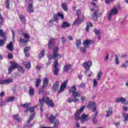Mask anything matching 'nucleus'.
Masks as SVG:
<instances>
[{"mask_svg":"<svg viewBox=\"0 0 128 128\" xmlns=\"http://www.w3.org/2000/svg\"><path fill=\"white\" fill-rule=\"evenodd\" d=\"M69 94H72V96H73L74 98H69L68 99V102L69 104H72V102H80V99L78 98L80 96V93L76 92V86H72L69 90H68Z\"/></svg>","mask_w":128,"mask_h":128,"instance_id":"1","label":"nucleus"},{"mask_svg":"<svg viewBox=\"0 0 128 128\" xmlns=\"http://www.w3.org/2000/svg\"><path fill=\"white\" fill-rule=\"evenodd\" d=\"M86 108V106H82L80 109L78 110L74 114V116L76 120L78 122V120H81V122H88V120H90V117L88 115L83 114L80 117V114L84 110V108Z\"/></svg>","mask_w":128,"mask_h":128,"instance_id":"2","label":"nucleus"},{"mask_svg":"<svg viewBox=\"0 0 128 128\" xmlns=\"http://www.w3.org/2000/svg\"><path fill=\"white\" fill-rule=\"evenodd\" d=\"M39 102L40 106V110L41 112H42L44 110L42 106H44V102L48 108H54V100L48 96H43L42 99L39 100Z\"/></svg>","mask_w":128,"mask_h":128,"instance_id":"3","label":"nucleus"},{"mask_svg":"<svg viewBox=\"0 0 128 128\" xmlns=\"http://www.w3.org/2000/svg\"><path fill=\"white\" fill-rule=\"evenodd\" d=\"M11 66L8 68V74H12V72L14 70H16V68H18V70L20 72H22V74L24 73V68L22 66H18V63L12 62H10Z\"/></svg>","mask_w":128,"mask_h":128,"instance_id":"4","label":"nucleus"},{"mask_svg":"<svg viewBox=\"0 0 128 128\" xmlns=\"http://www.w3.org/2000/svg\"><path fill=\"white\" fill-rule=\"evenodd\" d=\"M22 35L25 39L20 38L18 42L20 46H26V44L28 42L30 38V34L28 33H23Z\"/></svg>","mask_w":128,"mask_h":128,"instance_id":"5","label":"nucleus"},{"mask_svg":"<svg viewBox=\"0 0 128 128\" xmlns=\"http://www.w3.org/2000/svg\"><path fill=\"white\" fill-rule=\"evenodd\" d=\"M30 112L31 114L30 116V118L27 122L28 124H30L34 118V116H36V112H34V107H30L27 108L26 110H24V112Z\"/></svg>","mask_w":128,"mask_h":128,"instance_id":"6","label":"nucleus"},{"mask_svg":"<svg viewBox=\"0 0 128 128\" xmlns=\"http://www.w3.org/2000/svg\"><path fill=\"white\" fill-rule=\"evenodd\" d=\"M58 46L55 47L53 50V56L54 60H56V58H62V55L58 54Z\"/></svg>","mask_w":128,"mask_h":128,"instance_id":"7","label":"nucleus"},{"mask_svg":"<svg viewBox=\"0 0 128 128\" xmlns=\"http://www.w3.org/2000/svg\"><path fill=\"white\" fill-rule=\"evenodd\" d=\"M92 66V62L90 60L82 64V66L85 68L86 72H88V70H90Z\"/></svg>","mask_w":128,"mask_h":128,"instance_id":"8","label":"nucleus"},{"mask_svg":"<svg viewBox=\"0 0 128 128\" xmlns=\"http://www.w3.org/2000/svg\"><path fill=\"white\" fill-rule=\"evenodd\" d=\"M118 13V9L116 8H114L108 15V20H110L112 16H116Z\"/></svg>","mask_w":128,"mask_h":128,"instance_id":"9","label":"nucleus"},{"mask_svg":"<svg viewBox=\"0 0 128 128\" xmlns=\"http://www.w3.org/2000/svg\"><path fill=\"white\" fill-rule=\"evenodd\" d=\"M0 36L4 38V40H0V46H2L6 42V37L4 36L2 30H0Z\"/></svg>","mask_w":128,"mask_h":128,"instance_id":"10","label":"nucleus"},{"mask_svg":"<svg viewBox=\"0 0 128 128\" xmlns=\"http://www.w3.org/2000/svg\"><path fill=\"white\" fill-rule=\"evenodd\" d=\"M58 60H55L54 63V76H58V72H60V69L58 68Z\"/></svg>","mask_w":128,"mask_h":128,"instance_id":"11","label":"nucleus"},{"mask_svg":"<svg viewBox=\"0 0 128 128\" xmlns=\"http://www.w3.org/2000/svg\"><path fill=\"white\" fill-rule=\"evenodd\" d=\"M88 108V110H92L93 108V112H96V103L92 102H90L87 106Z\"/></svg>","mask_w":128,"mask_h":128,"instance_id":"12","label":"nucleus"},{"mask_svg":"<svg viewBox=\"0 0 128 128\" xmlns=\"http://www.w3.org/2000/svg\"><path fill=\"white\" fill-rule=\"evenodd\" d=\"M72 66L70 64H66L63 69V72H68L70 70L72 72Z\"/></svg>","mask_w":128,"mask_h":128,"instance_id":"13","label":"nucleus"},{"mask_svg":"<svg viewBox=\"0 0 128 128\" xmlns=\"http://www.w3.org/2000/svg\"><path fill=\"white\" fill-rule=\"evenodd\" d=\"M84 21V16H82V18H80V17L78 18L74 22L73 24H82L83 22Z\"/></svg>","mask_w":128,"mask_h":128,"instance_id":"14","label":"nucleus"},{"mask_svg":"<svg viewBox=\"0 0 128 128\" xmlns=\"http://www.w3.org/2000/svg\"><path fill=\"white\" fill-rule=\"evenodd\" d=\"M98 12H100V10L98 9L94 12L92 15V18L94 22H96V20H98Z\"/></svg>","mask_w":128,"mask_h":128,"instance_id":"15","label":"nucleus"},{"mask_svg":"<svg viewBox=\"0 0 128 128\" xmlns=\"http://www.w3.org/2000/svg\"><path fill=\"white\" fill-rule=\"evenodd\" d=\"M54 46V39L51 38L48 43V50H52Z\"/></svg>","mask_w":128,"mask_h":128,"instance_id":"16","label":"nucleus"},{"mask_svg":"<svg viewBox=\"0 0 128 128\" xmlns=\"http://www.w3.org/2000/svg\"><path fill=\"white\" fill-rule=\"evenodd\" d=\"M14 82L12 79L0 80V84H10Z\"/></svg>","mask_w":128,"mask_h":128,"instance_id":"17","label":"nucleus"},{"mask_svg":"<svg viewBox=\"0 0 128 128\" xmlns=\"http://www.w3.org/2000/svg\"><path fill=\"white\" fill-rule=\"evenodd\" d=\"M60 86V82L58 81H56L54 84L52 86V90L53 92H56L58 90V86Z\"/></svg>","mask_w":128,"mask_h":128,"instance_id":"18","label":"nucleus"},{"mask_svg":"<svg viewBox=\"0 0 128 128\" xmlns=\"http://www.w3.org/2000/svg\"><path fill=\"white\" fill-rule=\"evenodd\" d=\"M27 12H29V14H32V12H34V4H32V3L28 4L27 8Z\"/></svg>","mask_w":128,"mask_h":128,"instance_id":"19","label":"nucleus"},{"mask_svg":"<svg viewBox=\"0 0 128 128\" xmlns=\"http://www.w3.org/2000/svg\"><path fill=\"white\" fill-rule=\"evenodd\" d=\"M58 116V114H56L55 116H54V114H52L49 118H48L50 124H54V121L56 120V116Z\"/></svg>","mask_w":128,"mask_h":128,"instance_id":"20","label":"nucleus"},{"mask_svg":"<svg viewBox=\"0 0 128 128\" xmlns=\"http://www.w3.org/2000/svg\"><path fill=\"white\" fill-rule=\"evenodd\" d=\"M54 126L53 127H46V126H41L40 128H56L60 124V121L58 120H56L54 122Z\"/></svg>","mask_w":128,"mask_h":128,"instance_id":"21","label":"nucleus"},{"mask_svg":"<svg viewBox=\"0 0 128 128\" xmlns=\"http://www.w3.org/2000/svg\"><path fill=\"white\" fill-rule=\"evenodd\" d=\"M126 100L124 98H116V102H122V104H126Z\"/></svg>","mask_w":128,"mask_h":128,"instance_id":"22","label":"nucleus"},{"mask_svg":"<svg viewBox=\"0 0 128 128\" xmlns=\"http://www.w3.org/2000/svg\"><path fill=\"white\" fill-rule=\"evenodd\" d=\"M50 82V78H45L43 80V88L44 86L46 87L48 86V82Z\"/></svg>","mask_w":128,"mask_h":128,"instance_id":"23","label":"nucleus"},{"mask_svg":"<svg viewBox=\"0 0 128 128\" xmlns=\"http://www.w3.org/2000/svg\"><path fill=\"white\" fill-rule=\"evenodd\" d=\"M98 111H96V114L93 116V118H92V120L94 124H98V120H96V116H98Z\"/></svg>","mask_w":128,"mask_h":128,"instance_id":"24","label":"nucleus"},{"mask_svg":"<svg viewBox=\"0 0 128 128\" xmlns=\"http://www.w3.org/2000/svg\"><path fill=\"white\" fill-rule=\"evenodd\" d=\"M66 84H68V80H66L65 82L62 83L60 86V92H62V90H64L66 88Z\"/></svg>","mask_w":128,"mask_h":128,"instance_id":"25","label":"nucleus"},{"mask_svg":"<svg viewBox=\"0 0 128 128\" xmlns=\"http://www.w3.org/2000/svg\"><path fill=\"white\" fill-rule=\"evenodd\" d=\"M7 49L10 52H12L14 50V45L12 44V42H10L6 46Z\"/></svg>","mask_w":128,"mask_h":128,"instance_id":"26","label":"nucleus"},{"mask_svg":"<svg viewBox=\"0 0 128 128\" xmlns=\"http://www.w3.org/2000/svg\"><path fill=\"white\" fill-rule=\"evenodd\" d=\"M18 16L21 22L24 24H26V16L22 14L19 15Z\"/></svg>","mask_w":128,"mask_h":128,"instance_id":"27","label":"nucleus"},{"mask_svg":"<svg viewBox=\"0 0 128 128\" xmlns=\"http://www.w3.org/2000/svg\"><path fill=\"white\" fill-rule=\"evenodd\" d=\"M70 24L66 22H64L61 26V28H70Z\"/></svg>","mask_w":128,"mask_h":128,"instance_id":"28","label":"nucleus"},{"mask_svg":"<svg viewBox=\"0 0 128 128\" xmlns=\"http://www.w3.org/2000/svg\"><path fill=\"white\" fill-rule=\"evenodd\" d=\"M61 6L64 12H68V4H66V3H62L61 4Z\"/></svg>","mask_w":128,"mask_h":128,"instance_id":"29","label":"nucleus"},{"mask_svg":"<svg viewBox=\"0 0 128 128\" xmlns=\"http://www.w3.org/2000/svg\"><path fill=\"white\" fill-rule=\"evenodd\" d=\"M23 64L26 66V68H28V70H30V68H32V64H30V62H23Z\"/></svg>","mask_w":128,"mask_h":128,"instance_id":"30","label":"nucleus"},{"mask_svg":"<svg viewBox=\"0 0 128 128\" xmlns=\"http://www.w3.org/2000/svg\"><path fill=\"white\" fill-rule=\"evenodd\" d=\"M112 114V108H109L108 110L106 111V116H110Z\"/></svg>","mask_w":128,"mask_h":128,"instance_id":"31","label":"nucleus"},{"mask_svg":"<svg viewBox=\"0 0 128 128\" xmlns=\"http://www.w3.org/2000/svg\"><path fill=\"white\" fill-rule=\"evenodd\" d=\"M83 44L84 48H86L88 46H90L92 44V40H86Z\"/></svg>","mask_w":128,"mask_h":128,"instance_id":"32","label":"nucleus"},{"mask_svg":"<svg viewBox=\"0 0 128 128\" xmlns=\"http://www.w3.org/2000/svg\"><path fill=\"white\" fill-rule=\"evenodd\" d=\"M13 118H14V120H16L17 122H20V116L18 114L14 115Z\"/></svg>","mask_w":128,"mask_h":128,"instance_id":"33","label":"nucleus"},{"mask_svg":"<svg viewBox=\"0 0 128 128\" xmlns=\"http://www.w3.org/2000/svg\"><path fill=\"white\" fill-rule=\"evenodd\" d=\"M44 50H42L40 51V54L38 56V58L40 60H42V58H44Z\"/></svg>","mask_w":128,"mask_h":128,"instance_id":"34","label":"nucleus"},{"mask_svg":"<svg viewBox=\"0 0 128 128\" xmlns=\"http://www.w3.org/2000/svg\"><path fill=\"white\" fill-rule=\"evenodd\" d=\"M82 44V39L77 40H76V46L80 48V46Z\"/></svg>","mask_w":128,"mask_h":128,"instance_id":"35","label":"nucleus"},{"mask_svg":"<svg viewBox=\"0 0 128 128\" xmlns=\"http://www.w3.org/2000/svg\"><path fill=\"white\" fill-rule=\"evenodd\" d=\"M30 96H34V90L33 88H30L29 89V92H28Z\"/></svg>","mask_w":128,"mask_h":128,"instance_id":"36","label":"nucleus"},{"mask_svg":"<svg viewBox=\"0 0 128 128\" xmlns=\"http://www.w3.org/2000/svg\"><path fill=\"white\" fill-rule=\"evenodd\" d=\"M30 104H31L30 103H26V104H21L20 106L22 108H28V106H30Z\"/></svg>","mask_w":128,"mask_h":128,"instance_id":"37","label":"nucleus"},{"mask_svg":"<svg viewBox=\"0 0 128 128\" xmlns=\"http://www.w3.org/2000/svg\"><path fill=\"white\" fill-rule=\"evenodd\" d=\"M40 82H42V80L38 78L36 80V88H38L40 86Z\"/></svg>","mask_w":128,"mask_h":128,"instance_id":"38","label":"nucleus"},{"mask_svg":"<svg viewBox=\"0 0 128 128\" xmlns=\"http://www.w3.org/2000/svg\"><path fill=\"white\" fill-rule=\"evenodd\" d=\"M102 71H100L98 74V76H97L98 80H100V78H102Z\"/></svg>","mask_w":128,"mask_h":128,"instance_id":"39","label":"nucleus"},{"mask_svg":"<svg viewBox=\"0 0 128 128\" xmlns=\"http://www.w3.org/2000/svg\"><path fill=\"white\" fill-rule=\"evenodd\" d=\"M14 96H12V97H10L8 98L6 100V102H14Z\"/></svg>","mask_w":128,"mask_h":128,"instance_id":"40","label":"nucleus"},{"mask_svg":"<svg viewBox=\"0 0 128 128\" xmlns=\"http://www.w3.org/2000/svg\"><path fill=\"white\" fill-rule=\"evenodd\" d=\"M10 0H6V8L8 10H10Z\"/></svg>","mask_w":128,"mask_h":128,"instance_id":"41","label":"nucleus"},{"mask_svg":"<svg viewBox=\"0 0 128 128\" xmlns=\"http://www.w3.org/2000/svg\"><path fill=\"white\" fill-rule=\"evenodd\" d=\"M76 14L78 18H80V14H82V12L80 11V10L78 9L76 11Z\"/></svg>","mask_w":128,"mask_h":128,"instance_id":"42","label":"nucleus"},{"mask_svg":"<svg viewBox=\"0 0 128 128\" xmlns=\"http://www.w3.org/2000/svg\"><path fill=\"white\" fill-rule=\"evenodd\" d=\"M46 88V86H42V88L41 89H40L39 90V92H38V94H44V92H45L44 91V88Z\"/></svg>","mask_w":128,"mask_h":128,"instance_id":"43","label":"nucleus"},{"mask_svg":"<svg viewBox=\"0 0 128 128\" xmlns=\"http://www.w3.org/2000/svg\"><path fill=\"white\" fill-rule=\"evenodd\" d=\"M57 16H60L62 20H64V14H60V13L58 12L57 13Z\"/></svg>","mask_w":128,"mask_h":128,"instance_id":"44","label":"nucleus"},{"mask_svg":"<svg viewBox=\"0 0 128 128\" xmlns=\"http://www.w3.org/2000/svg\"><path fill=\"white\" fill-rule=\"evenodd\" d=\"M116 59H115V62L116 64H120V61L118 60V54H116L115 56Z\"/></svg>","mask_w":128,"mask_h":128,"instance_id":"45","label":"nucleus"},{"mask_svg":"<svg viewBox=\"0 0 128 128\" xmlns=\"http://www.w3.org/2000/svg\"><path fill=\"white\" fill-rule=\"evenodd\" d=\"M30 47L26 46L24 48V52H30Z\"/></svg>","mask_w":128,"mask_h":128,"instance_id":"46","label":"nucleus"},{"mask_svg":"<svg viewBox=\"0 0 128 128\" xmlns=\"http://www.w3.org/2000/svg\"><path fill=\"white\" fill-rule=\"evenodd\" d=\"M94 32L95 34H96V35L100 34V30H98L96 29H94Z\"/></svg>","mask_w":128,"mask_h":128,"instance_id":"47","label":"nucleus"},{"mask_svg":"<svg viewBox=\"0 0 128 128\" xmlns=\"http://www.w3.org/2000/svg\"><path fill=\"white\" fill-rule=\"evenodd\" d=\"M62 42L63 44H64L66 42V40L64 38V36H62Z\"/></svg>","mask_w":128,"mask_h":128,"instance_id":"48","label":"nucleus"},{"mask_svg":"<svg viewBox=\"0 0 128 128\" xmlns=\"http://www.w3.org/2000/svg\"><path fill=\"white\" fill-rule=\"evenodd\" d=\"M53 18H54V20H55L56 22V20H58V14H54Z\"/></svg>","mask_w":128,"mask_h":128,"instance_id":"49","label":"nucleus"},{"mask_svg":"<svg viewBox=\"0 0 128 128\" xmlns=\"http://www.w3.org/2000/svg\"><path fill=\"white\" fill-rule=\"evenodd\" d=\"M98 86V81H96V79L94 80V86L96 88Z\"/></svg>","mask_w":128,"mask_h":128,"instance_id":"50","label":"nucleus"},{"mask_svg":"<svg viewBox=\"0 0 128 128\" xmlns=\"http://www.w3.org/2000/svg\"><path fill=\"white\" fill-rule=\"evenodd\" d=\"M79 88H82L86 86V83L82 82L79 85Z\"/></svg>","mask_w":128,"mask_h":128,"instance_id":"51","label":"nucleus"},{"mask_svg":"<svg viewBox=\"0 0 128 128\" xmlns=\"http://www.w3.org/2000/svg\"><path fill=\"white\" fill-rule=\"evenodd\" d=\"M86 47H84L80 49V52H86Z\"/></svg>","mask_w":128,"mask_h":128,"instance_id":"52","label":"nucleus"},{"mask_svg":"<svg viewBox=\"0 0 128 128\" xmlns=\"http://www.w3.org/2000/svg\"><path fill=\"white\" fill-rule=\"evenodd\" d=\"M12 58H14V55L10 53L8 54V58H9V60H12Z\"/></svg>","mask_w":128,"mask_h":128,"instance_id":"53","label":"nucleus"},{"mask_svg":"<svg viewBox=\"0 0 128 128\" xmlns=\"http://www.w3.org/2000/svg\"><path fill=\"white\" fill-rule=\"evenodd\" d=\"M80 100L82 102H86V98L84 97V96H82L80 97Z\"/></svg>","mask_w":128,"mask_h":128,"instance_id":"54","label":"nucleus"},{"mask_svg":"<svg viewBox=\"0 0 128 128\" xmlns=\"http://www.w3.org/2000/svg\"><path fill=\"white\" fill-rule=\"evenodd\" d=\"M86 26H88L90 28V27L92 28L93 26L92 23L90 22H87Z\"/></svg>","mask_w":128,"mask_h":128,"instance_id":"55","label":"nucleus"},{"mask_svg":"<svg viewBox=\"0 0 128 128\" xmlns=\"http://www.w3.org/2000/svg\"><path fill=\"white\" fill-rule=\"evenodd\" d=\"M48 58H49L50 60H52V58H54V55L50 54L48 56Z\"/></svg>","mask_w":128,"mask_h":128,"instance_id":"56","label":"nucleus"},{"mask_svg":"<svg viewBox=\"0 0 128 128\" xmlns=\"http://www.w3.org/2000/svg\"><path fill=\"white\" fill-rule=\"evenodd\" d=\"M36 70H40L42 68V66L40 65H37L36 66Z\"/></svg>","mask_w":128,"mask_h":128,"instance_id":"57","label":"nucleus"},{"mask_svg":"<svg viewBox=\"0 0 128 128\" xmlns=\"http://www.w3.org/2000/svg\"><path fill=\"white\" fill-rule=\"evenodd\" d=\"M108 56H109V55L107 54L106 56L104 58V60H106V62L108 60Z\"/></svg>","mask_w":128,"mask_h":128,"instance_id":"58","label":"nucleus"},{"mask_svg":"<svg viewBox=\"0 0 128 128\" xmlns=\"http://www.w3.org/2000/svg\"><path fill=\"white\" fill-rule=\"evenodd\" d=\"M26 2L30 4V2H32V0H25Z\"/></svg>","mask_w":128,"mask_h":128,"instance_id":"59","label":"nucleus"},{"mask_svg":"<svg viewBox=\"0 0 128 128\" xmlns=\"http://www.w3.org/2000/svg\"><path fill=\"white\" fill-rule=\"evenodd\" d=\"M128 110V108L126 106H124L123 107V110H124V112H126Z\"/></svg>","mask_w":128,"mask_h":128,"instance_id":"60","label":"nucleus"},{"mask_svg":"<svg viewBox=\"0 0 128 128\" xmlns=\"http://www.w3.org/2000/svg\"><path fill=\"white\" fill-rule=\"evenodd\" d=\"M24 53L25 54V56H26V58H29L30 54L28 52H26Z\"/></svg>","mask_w":128,"mask_h":128,"instance_id":"61","label":"nucleus"},{"mask_svg":"<svg viewBox=\"0 0 128 128\" xmlns=\"http://www.w3.org/2000/svg\"><path fill=\"white\" fill-rule=\"evenodd\" d=\"M80 123L78 122H76V128H80Z\"/></svg>","mask_w":128,"mask_h":128,"instance_id":"62","label":"nucleus"},{"mask_svg":"<svg viewBox=\"0 0 128 128\" xmlns=\"http://www.w3.org/2000/svg\"><path fill=\"white\" fill-rule=\"evenodd\" d=\"M90 4H92V6H96V8H98V6H96V3L94 2H92L90 3Z\"/></svg>","mask_w":128,"mask_h":128,"instance_id":"63","label":"nucleus"},{"mask_svg":"<svg viewBox=\"0 0 128 128\" xmlns=\"http://www.w3.org/2000/svg\"><path fill=\"white\" fill-rule=\"evenodd\" d=\"M4 96V92H2L0 94V98H2V96Z\"/></svg>","mask_w":128,"mask_h":128,"instance_id":"64","label":"nucleus"}]
</instances>
